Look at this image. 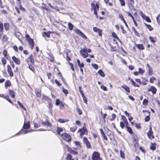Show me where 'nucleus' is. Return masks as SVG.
Listing matches in <instances>:
<instances>
[{"label":"nucleus","mask_w":160,"mask_h":160,"mask_svg":"<svg viewBox=\"0 0 160 160\" xmlns=\"http://www.w3.org/2000/svg\"><path fill=\"white\" fill-rule=\"evenodd\" d=\"M78 132H80V137L81 138L85 134H88V130L86 127L83 126L82 128L79 129Z\"/></svg>","instance_id":"1"},{"label":"nucleus","mask_w":160,"mask_h":160,"mask_svg":"<svg viewBox=\"0 0 160 160\" xmlns=\"http://www.w3.org/2000/svg\"><path fill=\"white\" fill-rule=\"evenodd\" d=\"M61 136L64 140L68 142L71 140L70 136L66 133H63L61 135Z\"/></svg>","instance_id":"2"},{"label":"nucleus","mask_w":160,"mask_h":160,"mask_svg":"<svg viewBox=\"0 0 160 160\" xmlns=\"http://www.w3.org/2000/svg\"><path fill=\"white\" fill-rule=\"evenodd\" d=\"M147 135L148 138L150 139H153L154 138L152 128L151 127H149V130L147 133Z\"/></svg>","instance_id":"3"},{"label":"nucleus","mask_w":160,"mask_h":160,"mask_svg":"<svg viewBox=\"0 0 160 160\" xmlns=\"http://www.w3.org/2000/svg\"><path fill=\"white\" fill-rule=\"evenodd\" d=\"M86 49H82L80 51V53L81 56L84 58H86L88 56L89 54L87 52H86Z\"/></svg>","instance_id":"4"},{"label":"nucleus","mask_w":160,"mask_h":160,"mask_svg":"<svg viewBox=\"0 0 160 160\" xmlns=\"http://www.w3.org/2000/svg\"><path fill=\"white\" fill-rule=\"evenodd\" d=\"M75 32L76 33L80 35L82 37L87 39V37L85 35L78 29H76L75 30Z\"/></svg>","instance_id":"5"},{"label":"nucleus","mask_w":160,"mask_h":160,"mask_svg":"<svg viewBox=\"0 0 160 160\" xmlns=\"http://www.w3.org/2000/svg\"><path fill=\"white\" fill-rule=\"evenodd\" d=\"M91 5L92 6L91 10L93 9V11L98 10L99 8V4L98 3H97L96 4L94 3H92Z\"/></svg>","instance_id":"6"},{"label":"nucleus","mask_w":160,"mask_h":160,"mask_svg":"<svg viewBox=\"0 0 160 160\" xmlns=\"http://www.w3.org/2000/svg\"><path fill=\"white\" fill-rule=\"evenodd\" d=\"M99 154L97 152H94L92 155V159L93 160H96L100 158Z\"/></svg>","instance_id":"7"},{"label":"nucleus","mask_w":160,"mask_h":160,"mask_svg":"<svg viewBox=\"0 0 160 160\" xmlns=\"http://www.w3.org/2000/svg\"><path fill=\"white\" fill-rule=\"evenodd\" d=\"M93 31L95 32H98V35L99 36H101L102 35V30L96 27H94L93 28Z\"/></svg>","instance_id":"8"},{"label":"nucleus","mask_w":160,"mask_h":160,"mask_svg":"<svg viewBox=\"0 0 160 160\" xmlns=\"http://www.w3.org/2000/svg\"><path fill=\"white\" fill-rule=\"evenodd\" d=\"M67 149L68 151L71 154L74 155H76L77 154L78 152L76 151H75L72 150L71 148L69 147L68 146H67Z\"/></svg>","instance_id":"9"},{"label":"nucleus","mask_w":160,"mask_h":160,"mask_svg":"<svg viewBox=\"0 0 160 160\" xmlns=\"http://www.w3.org/2000/svg\"><path fill=\"white\" fill-rule=\"evenodd\" d=\"M28 41L29 44L30 46V48L32 50L33 48L34 45L33 40L32 39L30 38L28 40Z\"/></svg>","instance_id":"10"},{"label":"nucleus","mask_w":160,"mask_h":160,"mask_svg":"<svg viewBox=\"0 0 160 160\" xmlns=\"http://www.w3.org/2000/svg\"><path fill=\"white\" fill-rule=\"evenodd\" d=\"M7 67V71L8 73L9 74L10 76L11 77H12L13 75V74L12 72L11 66L9 65H8Z\"/></svg>","instance_id":"11"},{"label":"nucleus","mask_w":160,"mask_h":160,"mask_svg":"<svg viewBox=\"0 0 160 160\" xmlns=\"http://www.w3.org/2000/svg\"><path fill=\"white\" fill-rule=\"evenodd\" d=\"M22 128L26 129H29L30 128L29 122H28L27 123L24 122Z\"/></svg>","instance_id":"12"},{"label":"nucleus","mask_w":160,"mask_h":160,"mask_svg":"<svg viewBox=\"0 0 160 160\" xmlns=\"http://www.w3.org/2000/svg\"><path fill=\"white\" fill-rule=\"evenodd\" d=\"M148 91L149 92L151 91L152 93L154 94L156 93L157 89L154 86H152L150 88L148 89Z\"/></svg>","instance_id":"13"},{"label":"nucleus","mask_w":160,"mask_h":160,"mask_svg":"<svg viewBox=\"0 0 160 160\" xmlns=\"http://www.w3.org/2000/svg\"><path fill=\"white\" fill-rule=\"evenodd\" d=\"M74 143L75 144V145L77 147L76 148H73L75 150L80 149L81 148V146L79 142L78 141H74Z\"/></svg>","instance_id":"14"},{"label":"nucleus","mask_w":160,"mask_h":160,"mask_svg":"<svg viewBox=\"0 0 160 160\" xmlns=\"http://www.w3.org/2000/svg\"><path fill=\"white\" fill-rule=\"evenodd\" d=\"M30 60L31 63L33 65L34 64V60L33 59V57L32 55H31L28 58L27 61V62L29 63L28 62V61Z\"/></svg>","instance_id":"15"},{"label":"nucleus","mask_w":160,"mask_h":160,"mask_svg":"<svg viewBox=\"0 0 160 160\" xmlns=\"http://www.w3.org/2000/svg\"><path fill=\"white\" fill-rule=\"evenodd\" d=\"M23 128H22L21 130L18 133L16 134L15 135H18L24 133L26 134L28 133V131L27 130H24Z\"/></svg>","instance_id":"16"},{"label":"nucleus","mask_w":160,"mask_h":160,"mask_svg":"<svg viewBox=\"0 0 160 160\" xmlns=\"http://www.w3.org/2000/svg\"><path fill=\"white\" fill-rule=\"evenodd\" d=\"M41 123L43 126H48L49 127L51 126V124L48 120H46L45 122H42Z\"/></svg>","instance_id":"17"},{"label":"nucleus","mask_w":160,"mask_h":160,"mask_svg":"<svg viewBox=\"0 0 160 160\" xmlns=\"http://www.w3.org/2000/svg\"><path fill=\"white\" fill-rule=\"evenodd\" d=\"M12 59L16 64L19 65L20 64V61L15 56H13L12 57Z\"/></svg>","instance_id":"18"},{"label":"nucleus","mask_w":160,"mask_h":160,"mask_svg":"<svg viewBox=\"0 0 160 160\" xmlns=\"http://www.w3.org/2000/svg\"><path fill=\"white\" fill-rule=\"evenodd\" d=\"M142 18L144 19L146 21L148 22H150L151 21L149 18L147 16H146L144 14H143L142 15Z\"/></svg>","instance_id":"19"},{"label":"nucleus","mask_w":160,"mask_h":160,"mask_svg":"<svg viewBox=\"0 0 160 160\" xmlns=\"http://www.w3.org/2000/svg\"><path fill=\"white\" fill-rule=\"evenodd\" d=\"M11 85V83L10 81L7 80L5 83V88L7 89L8 87H9Z\"/></svg>","instance_id":"20"},{"label":"nucleus","mask_w":160,"mask_h":160,"mask_svg":"<svg viewBox=\"0 0 160 160\" xmlns=\"http://www.w3.org/2000/svg\"><path fill=\"white\" fill-rule=\"evenodd\" d=\"M122 87L125 90L128 92H130V91L129 88L126 85H123L122 86Z\"/></svg>","instance_id":"21"},{"label":"nucleus","mask_w":160,"mask_h":160,"mask_svg":"<svg viewBox=\"0 0 160 160\" xmlns=\"http://www.w3.org/2000/svg\"><path fill=\"white\" fill-rule=\"evenodd\" d=\"M149 39L150 41L152 43H154L156 41V37H153L152 36H150L149 37Z\"/></svg>","instance_id":"22"},{"label":"nucleus","mask_w":160,"mask_h":160,"mask_svg":"<svg viewBox=\"0 0 160 160\" xmlns=\"http://www.w3.org/2000/svg\"><path fill=\"white\" fill-rule=\"evenodd\" d=\"M8 91H9V93L10 96L12 97V98H15V93L13 91L10 90V89H8Z\"/></svg>","instance_id":"23"},{"label":"nucleus","mask_w":160,"mask_h":160,"mask_svg":"<svg viewBox=\"0 0 160 160\" xmlns=\"http://www.w3.org/2000/svg\"><path fill=\"white\" fill-rule=\"evenodd\" d=\"M50 33L49 32H44L42 33V35L44 37L46 36L48 38H49L50 37Z\"/></svg>","instance_id":"24"},{"label":"nucleus","mask_w":160,"mask_h":160,"mask_svg":"<svg viewBox=\"0 0 160 160\" xmlns=\"http://www.w3.org/2000/svg\"><path fill=\"white\" fill-rule=\"evenodd\" d=\"M63 131V129L62 128L58 127L57 128V132L58 135H60L61 132Z\"/></svg>","instance_id":"25"},{"label":"nucleus","mask_w":160,"mask_h":160,"mask_svg":"<svg viewBox=\"0 0 160 160\" xmlns=\"http://www.w3.org/2000/svg\"><path fill=\"white\" fill-rule=\"evenodd\" d=\"M68 121L69 120L59 118L58 119V121L61 123H65Z\"/></svg>","instance_id":"26"},{"label":"nucleus","mask_w":160,"mask_h":160,"mask_svg":"<svg viewBox=\"0 0 160 160\" xmlns=\"http://www.w3.org/2000/svg\"><path fill=\"white\" fill-rule=\"evenodd\" d=\"M136 46L139 49L142 50L144 49V47L142 44H138L136 45Z\"/></svg>","instance_id":"27"},{"label":"nucleus","mask_w":160,"mask_h":160,"mask_svg":"<svg viewBox=\"0 0 160 160\" xmlns=\"http://www.w3.org/2000/svg\"><path fill=\"white\" fill-rule=\"evenodd\" d=\"M156 145L155 143H151L150 146V148L151 150H154L156 149Z\"/></svg>","instance_id":"28"},{"label":"nucleus","mask_w":160,"mask_h":160,"mask_svg":"<svg viewBox=\"0 0 160 160\" xmlns=\"http://www.w3.org/2000/svg\"><path fill=\"white\" fill-rule=\"evenodd\" d=\"M126 128H127V131L129 133H130V134H132L133 133V132H132V128L128 127V126H127L126 127Z\"/></svg>","instance_id":"29"},{"label":"nucleus","mask_w":160,"mask_h":160,"mask_svg":"<svg viewBox=\"0 0 160 160\" xmlns=\"http://www.w3.org/2000/svg\"><path fill=\"white\" fill-rule=\"evenodd\" d=\"M68 26L69 29L70 30H72L73 27V25L71 22H69L68 23Z\"/></svg>","instance_id":"30"},{"label":"nucleus","mask_w":160,"mask_h":160,"mask_svg":"<svg viewBox=\"0 0 160 160\" xmlns=\"http://www.w3.org/2000/svg\"><path fill=\"white\" fill-rule=\"evenodd\" d=\"M28 67L29 69L32 71L33 72H35V70L34 67H33L30 64L28 63Z\"/></svg>","instance_id":"31"},{"label":"nucleus","mask_w":160,"mask_h":160,"mask_svg":"<svg viewBox=\"0 0 160 160\" xmlns=\"http://www.w3.org/2000/svg\"><path fill=\"white\" fill-rule=\"evenodd\" d=\"M77 62L78 64V65L79 67L80 68H83L84 66V64L82 63H80V62L79 60H77Z\"/></svg>","instance_id":"32"},{"label":"nucleus","mask_w":160,"mask_h":160,"mask_svg":"<svg viewBox=\"0 0 160 160\" xmlns=\"http://www.w3.org/2000/svg\"><path fill=\"white\" fill-rule=\"evenodd\" d=\"M98 73L102 77H104L105 76L104 72L102 70H98Z\"/></svg>","instance_id":"33"},{"label":"nucleus","mask_w":160,"mask_h":160,"mask_svg":"<svg viewBox=\"0 0 160 160\" xmlns=\"http://www.w3.org/2000/svg\"><path fill=\"white\" fill-rule=\"evenodd\" d=\"M118 17L120 19L123 21V22L124 23L126 22V21L124 18V17L122 14H119L118 15Z\"/></svg>","instance_id":"34"},{"label":"nucleus","mask_w":160,"mask_h":160,"mask_svg":"<svg viewBox=\"0 0 160 160\" xmlns=\"http://www.w3.org/2000/svg\"><path fill=\"white\" fill-rule=\"evenodd\" d=\"M5 99H6L7 100H8L11 104L12 105L13 104V102L10 99V98L8 96H5Z\"/></svg>","instance_id":"35"},{"label":"nucleus","mask_w":160,"mask_h":160,"mask_svg":"<svg viewBox=\"0 0 160 160\" xmlns=\"http://www.w3.org/2000/svg\"><path fill=\"white\" fill-rule=\"evenodd\" d=\"M112 37H114L115 38L121 42V41L119 39V38L117 36V35H116V34H115V32H112Z\"/></svg>","instance_id":"36"},{"label":"nucleus","mask_w":160,"mask_h":160,"mask_svg":"<svg viewBox=\"0 0 160 160\" xmlns=\"http://www.w3.org/2000/svg\"><path fill=\"white\" fill-rule=\"evenodd\" d=\"M77 128V126H74L70 128V131L72 132H74L76 130Z\"/></svg>","instance_id":"37"},{"label":"nucleus","mask_w":160,"mask_h":160,"mask_svg":"<svg viewBox=\"0 0 160 160\" xmlns=\"http://www.w3.org/2000/svg\"><path fill=\"white\" fill-rule=\"evenodd\" d=\"M142 79H143V80H142V84H143V85H146L147 84V83L146 82V81L147 82L148 80L147 79H146L145 78H142Z\"/></svg>","instance_id":"38"},{"label":"nucleus","mask_w":160,"mask_h":160,"mask_svg":"<svg viewBox=\"0 0 160 160\" xmlns=\"http://www.w3.org/2000/svg\"><path fill=\"white\" fill-rule=\"evenodd\" d=\"M18 103L21 107L24 110H26V108L24 107L23 104L21 102H20V101H18Z\"/></svg>","instance_id":"39"},{"label":"nucleus","mask_w":160,"mask_h":160,"mask_svg":"<svg viewBox=\"0 0 160 160\" xmlns=\"http://www.w3.org/2000/svg\"><path fill=\"white\" fill-rule=\"evenodd\" d=\"M132 30H133V31H134V34L135 35L138 36H139V33L136 31V30L133 27H132Z\"/></svg>","instance_id":"40"},{"label":"nucleus","mask_w":160,"mask_h":160,"mask_svg":"<svg viewBox=\"0 0 160 160\" xmlns=\"http://www.w3.org/2000/svg\"><path fill=\"white\" fill-rule=\"evenodd\" d=\"M3 30V25L2 22H0V32H2Z\"/></svg>","instance_id":"41"},{"label":"nucleus","mask_w":160,"mask_h":160,"mask_svg":"<svg viewBox=\"0 0 160 160\" xmlns=\"http://www.w3.org/2000/svg\"><path fill=\"white\" fill-rule=\"evenodd\" d=\"M4 27L5 29L7 31L8 30L9 28V25L8 23H5L4 24Z\"/></svg>","instance_id":"42"},{"label":"nucleus","mask_w":160,"mask_h":160,"mask_svg":"<svg viewBox=\"0 0 160 160\" xmlns=\"http://www.w3.org/2000/svg\"><path fill=\"white\" fill-rule=\"evenodd\" d=\"M148 103V101L146 99H144L142 102V104L143 105H147Z\"/></svg>","instance_id":"43"},{"label":"nucleus","mask_w":160,"mask_h":160,"mask_svg":"<svg viewBox=\"0 0 160 160\" xmlns=\"http://www.w3.org/2000/svg\"><path fill=\"white\" fill-rule=\"evenodd\" d=\"M138 70L139 73L141 74V75L143 74L145 72V71L140 68H139Z\"/></svg>","instance_id":"44"},{"label":"nucleus","mask_w":160,"mask_h":160,"mask_svg":"<svg viewBox=\"0 0 160 160\" xmlns=\"http://www.w3.org/2000/svg\"><path fill=\"white\" fill-rule=\"evenodd\" d=\"M156 80L155 77H151L149 79V82L151 83H153L154 82V81Z\"/></svg>","instance_id":"45"},{"label":"nucleus","mask_w":160,"mask_h":160,"mask_svg":"<svg viewBox=\"0 0 160 160\" xmlns=\"http://www.w3.org/2000/svg\"><path fill=\"white\" fill-rule=\"evenodd\" d=\"M145 24L150 31H151L153 29V28L151 26V25L147 24L145 23Z\"/></svg>","instance_id":"46"},{"label":"nucleus","mask_w":160,"mask_h":160,"mask_svg":"<svg viewBox=\"0 0 160 160\" xmlns=\"http://www.w3.org/2000/svg\"><path fill=\"white\" fill-rule=\"evenodd\" d=\"M91 66L95 69H98V65L96 64L92 63Z\"/></svg>","instance_id":"47"},{"label":"nucleus","mask_w":160,"mask_h":160,"mask_svg":"<svg viewBox=\"0 0 160 160\" xmlns=\"http://www.w3.org/2000/svg\"><path fill=\"white\" fill-rule=\"evenodd\" d=\"M72 158V156L70 154H67V159L71 160Z\"/></svg>","instance_id":"48"},{"label":"nucleus","mask_w":160,"mask_h":160,"mask_svg":"<svg viewBox=\"0 0 160 160\" xmlns=\"http://www.w3.org/2000/svg\"><path fill=\"white\" fill-rule=\"evenodd\" d=\"M121 118L122 120L123 121V122L124 123L125 122H127V119L125 117L124 115H122L121 116Z\"/></svg>","instance_id":"49"},{"label":"nucleus","mask_w":160,"mask_h":160,"mask_svg":"<svg viewBox=\"0 0 160 160\" xmlns=\"http://www.w3.org/2000/svg\"><path fill=\"white\" fill-rule=\"evenodd\" d=\"M89 141H88V138L86 137H84L83 138V142L84 144H86V143H88Z\"/></svg>","instance_id":"50"},{"label":"nucleus","mask_w":160,"mask_h":160,"mask_svg":"<svg viewBox=\"0 0 160 160\" xmlns=\"http://www.w3.org/2000/svg\"><path fill=\"white\" fill-rule=\"evenodd\" d=\"M61 102L59 99H57L56 101V105L57 106L59 105L61 103Z\"/></svg>","instance_id":"51"},{"label":"nucleus","mask_w":160,"mask_h":160,"mask_svg":"<svg viewBox=\"0 0 160 160\" xmlns=\"http://www.w3.org/2000/svg\"><path fill=\"white\" fill-rule=\"evenodd\" d=\"M120 2L121 5L122 6H124L125 3L124 0H119Z\"/></svg>","instance_id":"52"},{"label":"nucleus","mask_w":160,"mask_h":160,"mask_svg":"<svg viewBox=\"0 0 160 160\" xmlns=\"http://www.w3.org/2000/svg\"><path fill=\"white\" fill-rule=\"evenodd\" d=\"M77 111L79 113V115H81L82 114V110L79 108H77L76 109Z\"/></svg>","instance_id":"53"},{"label":"nucleus","mask_w":160,"mask_h":160,"mask_svg":"<svg viewBox=\"0 0 160 160\" xmlns=\"http://www.w3.org/2000/svg\"><path fill=\"white\" fill-rule=\"evenodd\" d=\"M121 28L122 31V32L123 34H126V31L124 30V28L122 25L121 26Z\"/></svg>","instance_id":"54"},{"label":"nucleus","mask_w":160,"mask_h":160,"mask_svg":"<svg viewBox=\"0 0 160 160\" xmlns=\"http://www.w3.org/2000/svg\"><path fill=\"white\" fill-rule=\"evenodd\" d=\"M152 72V70L151 67L148 68V74L149 75H151Z\"/></svg>","instance_id":"55"},{"label":"nucleus","mask_w":160,"mask_h":160,"mask_svg":"<svg viewBox=\"0 0 160 160\" xmlns=\"http://www.w3.org/2000/svg\"><path fill=\"white\" fill-rule=\"evenodd\" d=\"M124 122H120V126L121 128H123L124 127Z\"/></svg>","instance_id":"56"},{"label":"nucleus","mask_w":160,"mask_h":160,"mask_svg":"<svg viewBox=\"0 0 160 160\" xmlns=\"http://www.w3.org/2000/svg\"><path fill=\"white\" fill-rule=\"evenodd\" d=\"M132 4V3H130L128 4V7L131 10H132L133 9H134V7L133 6Z\"/></svg>","instance_id":"57"},{"label":"nucleus","mask_w":160,"mask_h":160,"mask_svg":"<svg viewBox=\"0 0 160 160\" xmlns=\"http://www.w3.org/2000/svg\"><path fill=\"white\" fill-rule=\"evenodd\" d=\"M8 39V38L7 36L4 35L2 37V40L4 41H6Z\"/></svg>","instance_id":"58"},{"label":"nucleus","mask_w":160,"mask_h":160,"mask_svg":"<svg viewBox=\"0 0 160 160\" xmlns=\"http://www.w3.org/2000/svg\"><path fill=\"white\" fill-rule=\"evenodd\" d=\"M62 91L65 94H67L68 93V90L63 88L62 89Z\"/></svg>","instance_id":"59"},{"label":"nucleus","mask_w":160,"mask_h":160,"mask_svg":"<svg viewBox=\"0 0 160 160\" xmlns=\"http://www.w3.org/2000/svg\"><path fill=\"white\" fill-rule=\"evenodd\" d=\"M2 63L3 65H5L6 63V60L4 58H2Z\"/></svg>","instance_id":"60"},{"label":"nucleus","mask_w":160,"mask_h":160,"mask_svg":"<svg viewBox=\"0 0 160 160\" xmlns=\"http://www.w3.org/2000/svg\"><path fill=\"white\" fill-rule=\"evenodd\" d=\"M116 115L114 113H112V118L111 119V120H113L116 118Z\"/></svg>","instance_id":"61"},{"label":"nucleus","mask_w":160,"mask_h":160,"mask_svg":"<svg viewBox=\"0 0 160 160\" xmlns=\"http://www.w3.org/2000/svg\"><path fill=\"white\" fill-rule=\"evenodd\" d=\"M42 8L46 10H48V8L45 7V6L46 5V4H44V3H42Z\"/></svg>","instance_id":"62"},{"label":"nucleus","mask_w":160,"mask_h":160,"mask_svg":"<svg viewBox=\"0 0 160 160\" xmlns=\"http://www.w3.org/2000/svg\"><path fill=\"white\" fill-rule=\"evenodd\" d=\"M101 88L104 91H106L107 90V88L106 87L103 86V85H101Z\"/></svg>","instance_id":"63"},{"label":"nucleus","mask_w":160,"mask_h":160,"mask_svg":"<svg viewBox=\"0 0 160 160\" xmlns=\"http://www.w3.org/2000/svg\"><path fill=\"white\" fill-rule=\"evenodd\" d=\"M136 127L138 129H140L141 128V126L140 124L136 123L135 125Z\"/></svg>","instance_id":"64"}]
</instances>
